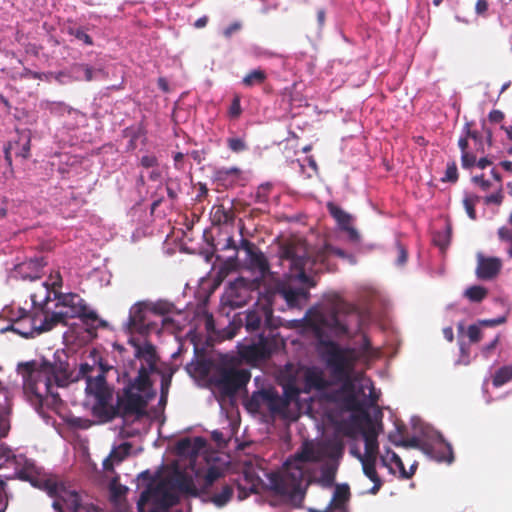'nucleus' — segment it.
<instances>
[{
  "instance_id": "72a5a7b5",
  "label": "nucleus",
  "mask_w": 512,
  "mask_h": 512,
  "mask_svg": "<svg viewBox=\"0 0 512 512\" xmlns=\"http://www.w3.org/2000/svg\"><path fill=\"white\" fill-rule=\"evenodd\" d=\"M16 141H20L19 146L15 147L14 153L17 157H21L22 159H28L30 157V148H31V137L29 131H23L18 134V139Z\"/></svg>"
},
{
  "instance_id": "6e6552de",
  "label": "nucleus",
  "mask_w": 512,
  "mask_h": 512,
  "mask_svg": "<svg viewBox=\"0 0 512 512\" xmlns=\"http://www.w3.org/2000/svg\"><path fill=\"white\" fill-rule=\"evenodd\" d=\"M56 308L66 315L67 321L79 318L85 325H91L98 320L97 313L90 310L85 300L76 293H68L59 297Z\"/></svg>"
},
{
  "instance_id": "ddd939ff",
  "label": "nucleus",
  "mask_w": 512,
  "mask_h": 512,
  "mask_svg": "<svg viewBox=\"0 0 512 512\" xmlns=\"http://www.w3.org/2000/svg\"><path fill=\"white\" fill-rule=\"evenodd\" d=\"M46 489L51 497H55L61 505L64 504L71 512H80L81 510H88L81 500V496L74 490H67L64 486L56 482H47Z\"/></svg>"
},
{
  "instance_id": "393cba45",
  "label": "nucleus",
  "mask_w": 512,
  "mask_h": 512,
  "mask_svg": "<svg viewBox=\"0 0 512 512\" xmlns=\"http://www.w3.org/2000/svg\"><path fill=\"white\" fill-rule=\"evenodd\" d=\"M147 306L144 303H137L130 309L128 318V329L130 332L142 333L146 330L145 323Z\"/></svg>"
},
{
  "instance_id": "dca6fc26",
  "label": "nucleus",
  "mask_w": 512,
  "mask_h": 512,
  "mask_svg": "<svg viewBox=\"0 0 512 512\" xmlns=\"http://www.w3.org/2000/svg\"><path fill=\"white\" fill-rule=\"evenodd\" d=\"M133 346L135 348L134 356L141 362L140 367H144L151 374L156 372L159 357L155 347L149 342L143 345L133 342Z\"/></svg>"
},
{
  "instance_id": "ea45409f",
  "label": "nucleus",
  "mask_w": 512,
  "mask_h": 512,
  "mask_svg": "<svg viewBox=\"0 0 512 512\" xmlns=\"http://www.w3.org/2000/svg\"><path fill=\"white\" fill-rule=\"evenodd\" d=\"M148 308L153 314L164 316L172 313L175 309V306L169 301L159 300L155 303H152Z\"/></svg>"
},
{
  "instance_id": "603ef678",
  "label": "nucleus",
  "mask_w": 512,
  "mask_h": 512,
  "mask_svg": "<svg viewBox=\"0 0 512 512\" xmlns=\"http://www.w3.org/2000/svg\"><path fill=\"white\" fill-rule=\"evenodd\" d=\"M405 427L404 426H397L396 430L391 432L388 436L389 441L394 444L397 447H403L404 444V434Z\"/></svg>"
},
{
  "instance_id": "9d476101",
  "label": "nucleus",
  "mask_w": 512,
  "mask_h": 512,
  "mask_svg": "<svg viewBox=\"0 0 512 512\" xmlns=\"http://www.w3.org/2000/svg\"><path fill=\"white\" fill-rule=\"evenodd\" d=\"M297 375L301 378L304 394H309L312 391H324L331 385L324 370L319 366H301L297 370Z\"/></svg>"
},
{
  "instance_id": "0e129e2a",
  "label": "nucleus",
  "mask_w": 512,
  "mask_h": 512,
  "mask_svg": "<svg viewBox=\"0 0 512 512\" xmlns=\"http://www.w3.org/2000/svg\"><path fill=\"white\" fill-rule=\"evenodd\" d=\"M95 370L94 365H90L88 363H82L79 367V377L87 380V378L93 377V372Z\"/></svg>"
},
{
  "instance_id": "8fccbe9b",
  "label": "nucleus",
  "mask_w": 512,
  "mask_h": 512,
  "mask_svg": "<svg viewBox=\"0 0 512 512\" xmlns=\"http://www.w3.org/2000/svg\"><path fill=\"white\" fill-rule=\"evenodd\" d=\"M68 33L88 46L93 45V40L83 28H69Z\"/></svg>"
},
{
  "instance_id": "864d4df0",
  "label": "nucleus",
  "mask_w": 512,
  "mask_h": 512,
  "mask_svg": "<svg viewBox=\"0 0 512 512\" xmlns=\"http://www.w3.org/2000/svg\"><path fill=\"white\" fill-rule=\"evenodd\" d=\"M227 146L228 148L235 152L239 153L247 149V145L245 141L242 138L238 137H231L227 139Z\"/></svg>"
},
{
  "instance_id": "de8ad7c7",
  "label": "nucleus",
  "mask_w": 512,
  "mask_h": 512,
  "mask_svg": "<svg viewBox=\"0 0 512 512\" xmlns=\"http://www.w3.org/2000/svg\"><path fill=\"white\" fill-rule=\"evenodd\" d=\"M458 177L459 176L456 162H449L446 167L445 176L441 179V181L455 183L457 182Z\"/></svg>"
},
{
  "instance_id": "bf43d9fd",
  "label": "nucleus",
  "mask_w": 512,
  "mask_h": 512,
  "mask_svg": "<svg viewBox=\"0 0 512 512\" xmlns=\"http://www.w3.org/2000/svg\"><path fill=\"white\" fill-rule=\"evenodd\" d=\"M125 133H126L127 136L130 137L128 148L130 150H134L136 148V141H137V139L140 137V135H142L144 133L143 129L142 128H138L137 130H133L131 128H127L125 130Z\"/></svg>"
},
{
  "instance_id": "423d86ee",
  "label": "nucleus",
  "mask_w": 512,
  "mask_h": 512,
  "mask_svg": "<svg viewBox=\"0 0 512 512\" xmlns=\"http://www.w3.org/2000/svg\"><path fill=\"white\" fill-rule=\"evenodd\" d=\"M222 470L217 466H211L207 469L202 481L203 502L212 503L218 508L226 506L233 497V486L225 481Z\"/></svg>"
},
{
  "instance_id": "e2e57ef3",
  "label": "nucleus",
  "mask_w": 512,
  "mask_h": 512,
  "mask_svg": "<svg viewBox=\"0 0 512 512\" xmlns=\"http://www.w3.org/2000/svg\"><path fill=\"white\" fill-rule=\"evenodd\" d=\"M396 248H397V254H398L396 262H397L398 265H404L407 262V259H408L407 249L400 242L396 243Z\"/></svg>"
},
{
  "instance_id": "a211bd4d",
  "label": "nucleus",
  "mask_w": 512,
  "mask_h": 512,
  "mask_svg": "<svg viewBox=\"0 0 512 512\" xmlns=\"http://www.w3.org/2000/svg\"><path fill=\"white\" fill-rule=\"evenodd\" d=\"M238 353L243 360L253 362L269 357L270 350L265 339L261 337L257 343L240 344Z\"/></svg>"
},
{
  "instance_id": "49530a36",
  "label": "nucleus",
  "mask_w": 512,
  "mask_h": 512,
  "mask_svg": "<svg viewBox=\"0 0 512 512\" xmlns=\"http://www.w3.org/2000/svg\"><path fill=\"white\" fill-rule=\"evenodd\" d=\"M345 406L350 411H362L363 413L365 412L363 409V404L358 400L354 392L349 393L345 397Z\"/></svg>"
},
{
  "instance_id": "b1692460",
  "label": "nucleus",
  "mask_w": 512,
  "mask_h": 512,
  "mask_svg": "<svg viewBox=\"0 0 512 512\" xmlns=\"http://www.w3.org/2000/svg\"><path fill=\"white\" fill-rule=\"evenodd\" d=\"M241 173L238 167L218 168L214 171V181L217 183V186L229 189L238 184Z\"/></svg>"
},
{
  "instance_id": "a19ab883",
  "label": "nucleus",
  "mask_w": 512,
  "mask_h": 512,
  "mask_svg": "<svg viewBox=\"0 0 512 512\" xmlns=\"http://www.w3.org/2000/svg\"><path fill=\"white\" fill-rule=\"evenodd\" d=\"M488 294V291L486 288L474 285L466 289L465 296L471 301L479 303L481 302Z\"/></svg>"
},
{
  "instance_id": "2f4dec72",
  "label": "nucleus",
  "mask_w": 512,
  "mask_h": 512,
  "mask_svg": "<svg viewBox=\"0 0 512 512\" xmlns=\"http://www.w3.org/2000/svg\"><path fill=\"white\" fill-rule=\"evenodd\" d=\"M338 470V462H326L321 466V477L319 482L326 487L334 484L336 473Z\"/></svg>"
},
{
  "instance_id": "69168bd1",
  "label": "nucleus",
  "mask_w": 512,
  "mask_h": 512,
  "mask_svg": "<svg viewBox=\"0 0 512 512\" xmlns=\"http://www.w3.org/2000/svg\"><path fill=\"white\" fill-rule=\"evenodd\" d=\"M19 144L20 141L9 142L4 148L5 161L9 166L12 165V152H14L13 150H15V147L19 146Z\"/></svg>"
},
{
  "instance_id": "cd10ccee",
  "label": "nucleus",
  "mask_w": 512,
  "mask_h": 512,
  "mask_svg": "<svg viewBox=\"0 0 512 512\" xmlns=\"http://www.w3.org/2000/svg\"><path fill=\"white\" fill-rule=\"evenodd\" d=\"M97 72H100V70H97ZM68 73L75 81L84 80L90 82L94 79L96 70L87 64L76 63L69 68Z\"/></svg>"
},
{
  "instance_id": "4d7b16f0",
  "label": "nucleus",
  "mask_w": 512,
  "mask_h": 512,
  "mask_svg": "<svg viewBox=\"0 0 512 512\" xmlns=\"http://www.w3.org/2000/svg\"><path fill=\"white\" fill-rule=\"evenodd\" d=\"M426 444H427V440H421L418 437H412V438L404 440L403 447L419 449L420 451H422L424 453V448H425Z\"/></svg>"
},
{
  "instance_id": "bb28decb",
  "label": "nucleus",
  "mask_w": 512,
  "mask_h": 512,
  "mask_svg": "<svg viewBox=\"0 0 512 512\" xmlns=\"http://www.w3.org/2000/svg\"><path fill=\"white\" fill-rule=\"evenodd\" d=\"M131 448L132 445L129 442H124L114 448L110 452L109 457L103 462L104 469L107 471L113 470L114 463L122 462L130 454Z\"/></svg>"
},
{
  "instance_id": "5701e85b",
  "label": "nucleus",
  "mask_w": 512,
  "mask_h": 512,
  "mask_svg": "<svg viewBox=\"0 0 512 512\" xmlns=\"http://www.w3.org/2000/svg\"><path fill=\"white\" fill-rule=\"evenodd\" d=\"M173 486L180 492L192 497H200L202 495V484L198 488L193 478L183 472L177 471L172 478Z\"/></svg>"
},
{
  "instance_id": "f257e3e1",
  "label": "nucleus",
  "mask_w": 512,
  "mask_h": 512,
  "mask_svg": "<svg viewBox=\"0 0 512 512\" xmlns=\"http://www.w3.org/2000/svg\"><path fill=\"white\" fill-rule=\"evenodd\" d=\"M358 324L360 315L355 305L341 301L336 303L329 314L313 312L308 315L307 324L312 329L318 340L321 356L331 375L338 382L343 383V390L349 393L354 392L352 373L355 368L358 356L353 348L341 347L329 339L326 330H330L335 336H347L349 326L352 322Z\"/></svg>"
},
{
  "instance_id": "79ce46f5",
  "label": "nucleus",
  "mask_w": 512,
  "mask_h": 512,
  "mask_svg": "<svg viewBox=\"0 0 512 512\" xmlns=\"http://www.w3.org/2000/svg\"><path fill=\"white\" fill-rule=\"evenodd\" d=\"M480 201V197L478 195L472 194L467 195L463 199V205L464 208L469 216L470 219L475 220L476 219V210L475 206Z\"/></svg>"
},
{
  "instance_id": "f8f14e48",
  "label": "nucleus",
  "mask_w": 512,
  "mask_h": 512,
  "mask_svg": "<svg viewBox=\"0 0 512 512\" xmlns=\"http://www.w3.org/2000/svg\"><path fill=\"white\" fill-rule=\"evenodd\" d=\"M424 454L437 462L452 463L454 460L451 444L446 442L439 432H434L430 438L427 439Z\"/></svg>"
},
{
  "instance_id": "338daca9",
  "label": "nucleus",
  "mask_w": 512,
  "mask_h": 512,
  "mask_svg": "<svg viewBox=\"0 0 512 512\" xmlns=\"http://www.w3.org/2000/svg\"><path fill=\"white\" fill-rule=\"evenodd\" d=\"M238 247L246 252L247 257L258 249L254 243H252L246 238L241 239L240 245Z\"/></svg>"
},
{
  "instance_id": "5fc2aeb1",
  "label": "nucleus",
  "mask_w": 512,
  "mask_h": 512,
  "mask_svg": "<svg viewBox=\"0 0 512 512\" xmlns=\"http://www.w3.org/2000/svg\"><path fill=\"white\" fill-rule=\"evenodd\" d=\"M503 198H504V195H503V189H502V184H500L496 190L495 193H492L490 195H487L485 198H484V202L485 204L489 205V204H495V205H501L502 202H503Z\"/></svg>"
},
{
  "instance_id": "6ab92c4d",
  "label": "nucleus",
  "mask_w": 512,
  "mask_h": 512,
  "mask_svg": "<svg viewBox=\"0 0 512 512\" xmlns=\"http://www.w3.org/2000/svg\"><path fill=\"white\" fill-rule=\"evenodd\" d=\"M351 452L361 462L364 475L373 482V486L369 489L368 493L376 495L383 486V481L376 470L377 457H360L359 452Z\"/></svg>"
},
{
  "instance_id": "39448f33",
  "label": "nucleus",
  "mask_w": 512,
  "mask_h": 512,
  "mask_svg": "<svg viewBox=\"0 0 512 512\" xmlns=\"http://www.w3.org/2000/svg\"><path fill=\"white\" fill-rule=\"evenodd\" d=\"M151 373L144 367H139L135 377L125 375V385L121 394H118L124 404V410L127 413H136V416H143L151 400L156 396L153 387Z\"/></svg>"
},
{
  "instance_id": "052dcab7",
  "label": "nucleus",
  "mask_w": 512,
  "mask_h": 512,
  "mask_svg": "<svg viewBox=\"0 0 512 512\" xmlns=\"http://www.w3.org/2000/svg\"><path fill=\"white\" fill-rule=\"evenodd\" d=\"M140 165L143 168L149 169L159 165L158 158L154 154H146L140 158Z\"/></svg>"
},
{
  "instance_id": "3c124183",
  "label": "nucleus",
  "mask_w": 512,
  "mask_h": 512,
  "mask_svg": "<svg viewBox=\"0 0 512 512\" xmlns=\"http://www.w3.org/2000/svg\"><path fill=\"white\" fill-rule=\"evenodd\" d=\"M471 124L469 123H466L465 125V137L467 139H472L475 141L476 144L479 145V147L477 148L478 151H481L482 153H484V148H483V144H482V136L480 135V133L476 130H471Z\"/></svg>"
},
{
  "instance_id": "2eb2a0df",
  "label": "nucleus",
  "mask_w": 512,
  "mask_h": 512,
  "mask_svg": "<svg viewBox=\"0 0 512 512\" xmlns=\"http://www.w3.org/2000/svg\"><path fill=\"white\" fill-rule=\"evenodd\" d=\"M105 369L102 365L97 368V374L93 377L87 378L85 391L88 395H92L96 400H110L112 392L109 389Z\"/></svg>"
},
{
  "instance_id": "1a4fd4ad",
  "label": "nucleus",
  "mask_w": 512,
  "mask_h": 512,
  "mask_svg": "<svg viewBox=\"0 0 512 512\" xmlns=\"http://www.w3.org/2000/svg\"><path fill=\"white\" fill-rule=\"evenodd\" d=\"M266 407L272 415L286 416L288 406L279 393L273 389H262L254 392L248 402V408L252 411H259Z\"/></svg>"
},
{
  "instance_id": "4c0bfd02",
  "label": "nucleus",
  "mask_w": 512,
  "mask_h": 512,
  "mask_svg": "<svg viewBox=\"0 0 512 512\" xmlns=\"http://www.w3.org/2000/svg\"><path fill=\"white\" fill-rule=\"evenodd\" d=\"M233 215L227 211L223 205H216L212 209V221L214 224L221 225L231 221Z\"/></svg>"
},
{
  "instance_id": "c03bdc74",
  "label": "nucleus",
  "mask_w": 512,
  "mask_h": 512,
  "mask_svg": "<svg viewBox=\"0 0 512 512\" xmlns=\"http://www.w3.org/2000/svg\"><path fill=\"white\" fill-rule=\"evenodd\" d=\"M328 454L327 456L335 460L337 462L340 458H342L344 453V444L341 441H334L327 445Z\"/></svg>"
},
{
  "instance_id": "37998d69",
  "label": "nucleus",
  "mask_w": 512,
  "mask_h": 512,
  "mask_svg": "<svg viewBox=\"0 0 512 512\" xmlns=\"http://www.w3.org/2000/svg\"><path fill=\"white\" fill-rule=\"evenodd\" d=\"M387 455L390 456V461L397 466L403 479H409L413 476V472L406 471L404 463L397 453L392 450H387Z\"/></svg>"
},
{
  "instance_id": "aec40b11",
  "label": "nucleus",
  "mask_w": 512,
  "mask_h": 512,
  "mask_svg": "<svg viewBox=\"0 0 512 512\" xmlns=\"http://www.w3.org/2000/svg\"><path fill=\"white\" fill-rule=\"evenodd\" d=\"M277 293L282 296L290 307H296L301 301L307 300L309 292L305 288H294L290 284L280 282L277 284Z\"/></svg>"
},
{
  "instance_id": "e433bc0d",
  "label": "nucleus",
  "mask_w": 512,
  "mask_h": 512,
  "mask_svg": "<svg viewBox=\"0 0 512 512\" xmlns=\"http://www.w3.org/2000/svg\"><path fill=\"white\" fill-rule=\"evenodd\" d=\"M512 380V365H507L499 368L493 378L492 384L495 387H501L507 382Z\"/></svg>"
},
{
  "instance_id": "a18cd8bd",
  "label": "nucleus",
  "mask_w": 512,
  "mask_h": 512,
  "mask_svg": "<svg viewBox=\"0 0 512 512\" xmlns=\"http://www.w3.org/2000/svg\"><path fill=\"white\" fill-rule=\"evenodd\" d=\"M498 237L502 242L508 244L507 253L512 258V229L508 227L499 228Z\"/></svg>"
},
{
  "instance_id": "6e6d98bb",
  "label": "nucleus",
  "mask_w": 512,
  "mask_h": 512,
  "mask_svg": "<svg viewBox=\"0 0 512 512\" xmlns=\"http://www.w3.org/2000/svg\"><path fill=\"white\" fill-rule=\"evenodd\" d=\"M467 337L471 343H478L482 339V331L480 325H469L467 328Z\"/></svg>"
},
{
  "instance_id": "412c9836",
  "label": "nucleus",
  "mask_w": 512,
  "mask_h": 512,
  "mask_svg": "<svg viewBox=\"0 0 512 512\" xmlns=\"http://www.w3.org/2000/svg\"><path fill=\"white\" fill-rule=\"evenodd\" d=\"M246 291L244 279L239 278L235 282H231L225 291V303L233 308L244 305L246 297L243 293Z\"/></svg>"
},
{
  "instance_id": "c85d7f7f",
  "label": "nucleus",
  "mask_w": 512,
  "mask_h": 512,
  "mask_svg": "<svg viewBox=\"0 0 512 512\" xmlns=\"http://www.w3.org/2000/svg\"><path fill=\"white\" fill-rule=\"evenodd\" d=\"M251 268L258 270L261 277H266L270 272V265L264 253L257 249L250 256H248Z\"/></svg>"
},
{
  "instance_id": "20e7f679",
  "label": "nucleus",
  "mask_w": 512,
  "mask_h": 512,
  "mask_svg": "<svg viewBox=\"0 0 512 512\" xmlns=\"http://www.w3.org/2000/svg\"><path fill=\"white\" fill-rule=\"evenodd\" d=\"M330 255V245L310 252L308 245L303 240H290L280 247V259L289 263L291 277L308 287H314L315 281L309 277L305 270H313L320 264L325 266Z\"/></svg>"
},
{
  "instance_id": "774afa93",
  "label": "nucleus",
  "mask_w": 512,
  "mask_h": 512,
  "mask_svg": "<svg viewBox=\"0 0 512 512\" xmlns=\"http://www.w3.org/2000/svg\"><path fill=\"white\" fill-rule=\"evenodd\" d=\"M191 440L189 438H183L177 442L176 449L178 453L185 454L191 448Z\"/></svg>"
},
{
  "instance_id": "473e14b6",
  "label": "nucleus",
  "mask_w": 512,
  "mask_h": 512,
  "mask_svg": "<svg viewBox=\"0 0 512 512\" xmlns=\"http://www.w3.org/2000/svg\"><path fill=\"white\" fill-rule=\"evenodd\" d=\"M327 209L341 229L347 228L348 225L351 224V216L338 205L334 204L333 202H329L327 204Z\"/></svg>"
},
{
  "instance_id": "4468645a",
  "label": "nucleus",
  "mask_w": 512,
  "mask_h": 512,
  "mask_svg": "<svg viewBox=\"0 0 512 512\" xmlns=\"http://www.w3.org/2000/svg\"><path fill=\"white\" fill-rule=\"evenodd\" d=\"M110 400H96L92 408L93 415L98 418L101 422H110L115 418H126L130 416H136V413H127L124 410V402L122 398L117 395V401L115 405H109Z\"/></svg>"
},
{
  "instance_id": "f704fd0d",
  "label": "nucleus",
  "mask_w": 512,
  "mask_h": 512,
  "mask_svg": "<svg viewBox=\"0 0 512 512\" xmlns=\"http://www.w3.org/2000/svg\"><path fill=\"white\" fill-rule=\"evenodd\" d=\"M46 261L43 257L31 259L29 262L21 265V269H33V272L30 274H25L24 278H29L30 280H36L41 278L40 270L46 265Z\"/></svg>"
},
{
  "instance_id": "4be33fe9",
  "label": "nucleus",
  "mask_w": 512,
  "mask_h": 512,
  "mask_svg": "<svg viewBox=\"0 0 512 512\" xmlns=\"http://www.w3.org/2000/svg\"><path fill=\"white\" fill-rule=\"evenodd\" d=\"M38 312V321H39V329L38 333H43L52 330L59 324L66 326L68 324L65 319V314L62 313L59 309L56 308L54 312L49 314L43 309L37 311Z\"/></svg>"
},
{
  "instance_id": "7c9ffc66",
  "label": "nucleus",
  "mask_w": 512,
  "mask_h": 512,
  "mask_svg": "<svg viewBox=\"0 0 512 512\" xmlns=\"http://www.w3.org/2000/svg\"><path fill=\"white\" fill-rule=\"evenodd\" d=\"M350 497V488L347 484L337 485L335 491L333 493L332 500L330 502V506L344 510V505L349 500Z\"/></svg>"
},
{
  "instance_id": "a878e982",
  "label": "nucleus",
  "mask_w": 512,
  "mask_h": 512,
  "mask_svg": "<svg viewBox=\"0 0 512 512\" xmlns=\"http://www.w3.org/2000/svg\"><path fill=\"white\" fill-rule=\"evenodd\" d=\"M501 269V262L498 258L480 257L476 269L478 278L488 280L496 276Z\"/></svg>"
},
{
  "instance_id": "f3484780",
  "label": "nucleus",
  "mask_w": 512,
  "mask_h": 512,
  "mask_svg": "<svg viewBox=\"0 0 512 512\" xmlns=\"http://www.w3.org/2000/svg\"><path fill=\"white\" fill-rule=\"evenodd\" d=\"M364 418L367 422V426L363 429L362 435L365 443L364 454L360 453V457H378L379 454V443H378V431L373 424L370 415L364 412Z\"/></svg>"
},
{
  "instance_id": "f03ea898",
  "label": "nucleus",
  "mask_w": 512,
  "mask_h": 512,
  "mask_svg": "<svg viewBox=\"0 0 512 512\" xmlns=\"http://www.w3.org/2000/svg\"><path fill=\"white\" fill-rule=\"evenodd\" d=\"M323 454L313 444L304 442L301 448L286 460L281 472L269 477L271 489L288 503L300 507L312 480L309 463L320 462Z\"/></svg>"
},
{
  "instance_id": "9b49d317",
  "label": "nucleus",
  "mask_w": 512,
  "mask_h": 512,
  "mask_svg": "<svg viewBox=\"0 0 512 512\" xmlns=\"http://www.w3.org/2000/svg\"><path fill=\"white\" fill-rule=\"evenodd\" d=\"M11 321V325L7 329L24 338H32L41 334L38 333L39 321L37 311L31 313L23 308H19Z\"/></svg>"
},
{
  "instance_id": "13d9d810",
  "label": "nucleus",
  "mask_w": 512,
  "mask_h": 512,
  "mask_svg": "<svg viewBox=\"0 0 512 512\" xmlns=\"http://www.w3.org/2000/svg\"><path fill=\"white\" fill-rule=\"evenodd\" d=\"M477 157L472 152H465L461 155V165L464 169H470L476 165Z\"/></svg>"
},
{
  "instance_id": "09e8293b",
  "label": "nucleus",
  "mask_w": 512,
  "mask_h": 512,
  "mask_svg": "<svg viewBox=\"0 0 512 512\" xmlns=\"http://www.w3.org/2000/svg\"><path fill=\"white\" fill-rule=\"evenodd\" d=\"M180 190V184L178 179L168 178L166 180V191L168 197L175 201L178 198V192Z\"/></svg>"
},
{
  "instance_id": "7ed1b4c3",
  "label": "nucleus",
  "mask_w": 512,
  "mask_h": 512,
  "mask_svg": "<svg viewBox=\"0 0 512 512\" xmlns=\"http://www.w3.org/2000/svg\"><path fill=\"white\" fill-rule=\"evenodd\" d=\"M17 373L22 377L23 393L30 404L39 410L43 400L47 396L57 398L59 395L53 391V386L64 387L69 382V364L61 360L57 353L53 361L31 360L20 362L17 365Z\"/></svg>"
},
{
  "instance_id": "680f3d73",
  "label": "nucleus",
  "mask_w": 512,
  "mask_h": 512,
  "mask_svg": "<svg viewBox=\"0 0 512 512\" xmlns=\"http://www.w3.org/2000/svg\"><path fill=\"white\" fill-rule=\"evenodd\" d=\"M242 113L240 98L238 96L234 97L230 107H229V115L232 118H238Z\"/></svg>"
},
{
  "instance_id": "c756f323",
  "label": "nucleus",
  "mask_w": 512,
  "mask_h": 512,
  "mask_svg": "<svg viewBox=\"0 0 512 512\" xmlns=\"http://www.w3.org/2000/svg\"><path fill=\"white\" fill-rule=\"evenodd\" d=\"M283 396L282 399L286 401V405L289 407L290 403L297 401L300 394L303 393L302 386L299 387L296 384V376H290L287 382L283 385Z\"/></svg>"
},
{
  "instance_id": "c9c22d12",
  "label": "nucleus",
  "mask_w": 512,
  "mask_h": 512,
  "mask_svg": "<svg viewBox=\"0 0 512 512\" xmlns=\"http://www.w3.org/2000/svg\"><path fill=\"white\" fill-rule=\"evenodd\" d=\"M267 79V74L262 69H254L247 73L243 78L242 83L245 87H253L255 85L263 84Z\"/></svg>"
},
{
  "instance_id": "58836bf2",
  "label": "nucleus",
  "mask_w": 512,
  "mask_h": 512,
  "mask_svg": "<svg viewBox=\"0 0 512 512\" xmlns=\"http://www.w3.org/2000/svg\"><path fill=\"white\" fill-rule=\"evenodd\" d=\"M245 328L249 332L259 330L262 323V315L260 312L251 310L245 314Z\"/></svg>"
},
{
  "instance_id": "0eeeda50",
  "label": "nucleus",
  "mask_w": 512,
  "mask_h": 512,
  "mask_svg": "<svg viewBox=\"0 0 512 512\" xmlns=\"http://www.w3.org/2000/svg\"><path fill=\"white\" fill-rule=\"evenodd\" d=\"M251 374L248 370L237 369L221 363L215 369L210 378L211 384L217 389L222 398L233 397L241 388L250 381Z\"/></svg>"
}]
</instances>
